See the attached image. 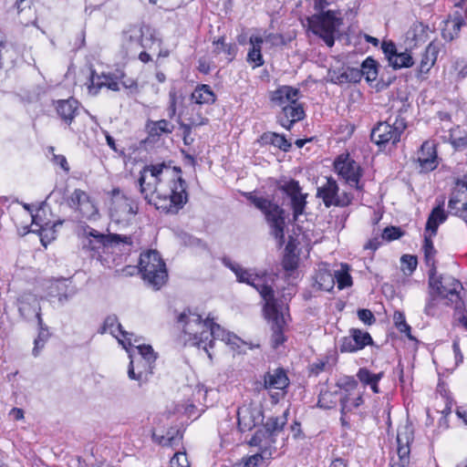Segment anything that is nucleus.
Here are the masks:
<instances>
[{"label":"nucleus","instance_id":"1","mask_svg":"<svg viewBox=\"0 0 467 467\" xmlns=\"http://www.w3.org/2000/svg\"><path fill=\"white\" fill-rule=\"evenodd\" d=\"M180 173V168H171L163 163L145 166L139 178L144 199L165 213H178L188 202L186 182Z\"/></svg>","mask_w":467,"mask_h":467},{"label":"nucleus","instance_id":"50","mask_svg":"<svg viewBox=\"0 0 467 467\" xmlns=\"http://www.w3.org/2000/svg\"><path fill=\"white\" fill-rule=\"evenodd\" d=\"M279 189L285 192L290 200L301 194V187L297 181L291 180L279 186Z\"/></svg>","mask_w":467,"mask_h":467},{"label":"nucleus","instance_id":"48","mask_svg":"<svg viewBox=\"0 0 467 467\" xmlns=\"http://www.w3.org/2000/svg\"><path fill=\"white\" fill-rule=\"evenodd\" d=\"M37 219L38 215H32V223L40 226L39 231L41 243L43 244V245L47 246L46 239L48 240L47 243L55 239V231L48 228V223H46L45 224H39Z\"/></svg>","mask_w":467,"mask_h":467},{"label":"nucleus","instance_id":"11","mask_svg":"<svg viewBox=\"0 0 467 467\" xmlns=\"http://www.w3.org/2000/svg\"><path fill=\"white\" fill-rule=\"evenodd\" d=\"M338 185L332 177H326V182L317 188V197L321 199L327 208L330 206L347 207L353 200L348 192L338 194Z\"/></svg>","mask_w":467,"mask_h":467},{"label":"nucleus","instance_id":"36","mask_svg":"<svg viewBox=\"0 0 467 467\" xmlns=\"http://www.w3.org/2000/svg\"><path fill=\"white\" fill-rule=\"evenodd\" d=\"M335 285V277L329 272L322 271L317 274L313 287L317 290L329 292Z\"/></svg>","mask_w":467,"mask_h":467},{"label":"nucleus","instance_id":"5","mask_svg":"<svg viewBox=\"0 0 467 467\" xmlns=\"http://www.w3.org/2000/svg\"><path fill=\"white\" fill-rule=\"evenodd\" d=\"M120 244L131 245V237L117 234H104L88 225L84 226L82 229V249L89 252L91 257L98 256L99 260L101 253H105L106 250Z\"/></svg>","mask_w":467,"mask_h":467},{"label":"nucleus","instance_id":"38","mask_svg":"<svg viewBox=\"0 0 467 467\" xmlns=\"http://www.w3.org/2000/svg\"><path fill=\"white\" fill-rule=\"evenodd\" d=\"M362 403V395L359 394L356 398H350L349 394H344L340 397V412L342 415H347V413L358 408Z\"/></svg>","mask_w":467,"mask_h":467},{"label":"nucleus","instance_id":"20","mask_svg":"<svg viewBox=\"0 0 467 467\" xmlns=\"http://www.w3.org/2000/svg\"><path fill=\"white\" fill-rule=\"evenodd\" d=\"M305 110L298 101L285 105L282 108L277 119L278 122L286 130H291L292 126L305 118Z\"/></svg>","mask_w":467,"mask_h":467},{"label":"nucleus","instance_id":"40","mask_svg":"<svg viewBox=\"0 0 467 467\" xmlns=\"http://www.w3.org/2000/svg\"><path fill=\"white\" fill-rule=\"evenodd\" d=\"M360 72H362V77H365L368 82H373L376 80L378 77V66L376 60L371 57H367L361 65Z\"/></svg>","mask_w":467,"mask_h":467},{"label":"nucleus","instance_id":"6","mask_svg":"<svg viewBox=\"0 0 467 467\" xmlns=\"http://www.w3.org/2000/svg\"><path fill=\"white\" fill-rule=\"evenodd\" d=\"M161 46L155 29L143 24L130 25L122 32L121 47L127 55L136 54L140 48H151L154 44Z\"/></svg>","mask_w":467,"mask_h":467},{"label":"nucleus","instance_id":"62","mask_svg":"<svg viewBox=\"0 0 467 467\" xmlns=\"http://www.w3.org/2000/svg\"><path fill=\"white\" fill-rule=\"evenodd\" d=\"M382 50L385 56L388 57L389 62H390V58L394 57L397 55V47L395 44L391 41H384L382 43Z\"/></svg>","mask_w":467,"mask_h":467},{"label":"nucleus","instance_id":"26","mask_svg":"<svg viewBox=\"0 0 467 467\" xmlns=\"http://www.w3.org/2000/svg\"><path fill=\"white\" fill-rule=\"evenodd\" d=\"M441 44L436 40L431 41L422 55L419 71L420 73H428L437 60L438 54L441 50Z\"/></svg>","mask_w":467,"mask_h":467},{"label":"nucleus","instance_id":"41","mask_svg":"<svg viewBox=\"0 0 467 467\" xmlns=\"http://www.w3.org/2000/svg\"><path fill=\"white\" fill-rule=\"evenodd\" d=\"M131 358V360L130 362L129 369H128V376L132 380H137L140 382V384L146 382L149 379V375H151L152 373H149V369L144 368L145 369H140L142 366L138 367V363H136V367L138 369V372H135V360L132 359L131 355L130 356Z\"/></svg>","mask_w":467,"mask_h":467},{"label":"nucleus","instance_id":"32","mask_svg":"<svg viewBox=\"0 0 467 467\" xmlns=\"http://www.w3.org/2000/svg\"><path fill=\"white\" fill-rule=\"evenodd\" d=\"M137 349L140 355V359L136 361L138 367L142 366L149 369V373H152L153 363L157 358L153 348L150 345H139L137 346Z\"/></svg>","mask_w":467,"mask_h":467},{"label":"nucleus","instance_id":"49","mask_svg":"<svg viewBox=\"0 0 467 467\" xmlns=\"http://www.w3.org/2000/svg\"><path fill=\"white\" fill-rule=\"evenodd\" d=\"M306 194L301 193L291 199L294 220H297L298 216L304 213L306 205Z\"/></svg>","mask_w":467,"mask_h":467},{"label":"nucleus","instance_id":"37","mask_svg":"<svg viewBox=\"0 0 467 467\" xmlns=\"http://www.w3.org/2000/svg\"><path fill=\"white\" fill-rule=\"evenodd\" d=\"M432 236L433 235H431V233L425 232L424 244H423L422 248L424 251V258H425V262H426L427 265L431 267L430 270H431L432 272H435L436 266H435L434 256L436 254V250L433 246V243L431 240Z\"/></svg>","mask_w":467,"mask_h":467},{"label":"nucleus","instance_id":"56","mask_svg":"<svg viewBox=\"0 0 467 467\" xmlns=\"http://www.w3.org/2000/svg\"><path fill=\"white\" fill-rule=\"evenodd\" d=\"M247 61L253 62L254 64V67H261L264 64L261 49L258 47H252L248 52Z\"/></svg>","mask_w":467,"mask_h":467},{"label":"nucleus","instance_id":"54","mask_svg":"<svg viewBox=\"0 0 467 467\" xmlns=\"http://www.w3.org/2000/svg\"><path fill=\"white\" fill-rule=\"evenodd\" d=\"M337 385L341 389H344L346 392H348L355 389L358 387V381L353 377L345 376L338 379Z\"/></svg>","mask_w":467,"mask_h":467},{"label":"nucleus","instance_id":"23","mask_svg":"<svg viewBox=\"0 0 467 467\" xmlns=\"http://www.w3.org/2000/svg\"><path fill=\"white\" fill-rule=\"evenodd\" d=\"M299 89L291 86H281L271 93L270 99L283 108L298 100Z\"/></svg>","mask_w":467,"mask_h":467},{"label":"nucleus","instance_id":"45","mask_svg":"<svg viewBox=\"0 0 467 467\" xmlns=\"http://www.w3.org/2000/svg\"><path fill=\"white\" fill-rule=\"evenodd\" d=\"M106 74H96L95 71L91 72L90 84L88 85V91L92 95H97L99 90L105 86L107 82Z\"/></svg>","mask_w":467,"mask_h":467},{"label":"nucleus","instance_id":"52","mask_svg":"<svg viewBox=\"0 0 467 467\" xmlns=\"http://www.w3.org/2000/svg\"><path fill=\"white\" fill-rule=\"evenodd\" d=\"M334 277L335 280H337L339 289H343L352 285L351 276L347 271H337L334 275Z\"/></svg>","mask_w":467,"mask_h":467},{"label":"nucleus","instance_id":"14","mask_svg":"<svg viewBox=\"0 0 467 467\" xmlns=\"http://www.w3.org/2000/svg\"><path fill=\"white\" fill-rule=\"evenodd\" d=\"M264 314L265 318L272 322V337L271 344L274 348H278L285 341L284 336V327L285 326V319L282 311L278 308L277 300H273L265 303Z\"/></svg>","mask_w":467,"mask_h":467},{"label":"nucleus","instance_id":"60","mask_svg":"<svg viewBox=\"0 0 467 467\" xmlns=\"http://www.w3.org/2000/svg\"><path fill=\"white\" fill-rule=\"evenodd\" d=\"M450 140L455 149H463L467 146V134L465 132L461 136H456L455 132H451Z\"/></svg>","mask_w":467,"mask_h":467},{"label":"nucleus","instance_id":"39","mask_svg":"<svg viewBox=\"0 0 467 467\" xmlns=\"http://www.w3.org/2000/svg\"><path fill=\"white\" fill-rule=\"evenodd\" d=\"M426 29L421 23L414 24L413 26L408 31L407 38L411 39L414 43H408V46L411 48L418 46L421 41L426 38Z\"/></svg>","mask_w":467,"mask_h":467},{"label":"nucleus","instance_id":"57","mask_svg":"<svg viewBox=\"0 0 467 467\" xmlns=\"http://www.w3.org/2000/svg\"><path fill=\"white\" fill-rule=\"evenodd\" d=\"M401 264L403 266V271H408L411 274L417 267V257L410 254H404L401 257Z\"/></svg>","mask_w":467,"mask_h":467},{"label":"nucleus","instance_id":"16","mask_svg":"<svg viewBox=\"0 0 467 467\" xmlns=\"http://www.w3.org/2000/svg\"><path fill=\"white\" fill-rule=\"evenodd\" d=\"M416 162L420 172H429L435 170L439 164L435 144L426 140L417 152Z\"/></svg>","mask_w":467,"mask_h":467},{"label":"nucleus","instance_id":"51","mask_svg":"<svg viewBox=\"0 0 467 467\" xmlns=\"http://www.w3.org/2000/svg\"><path fill=\"white\" fill-rule=\"evenodd\" d=\"M362 78V72L360 69L355 67H346L344 68V84L345 83H357L360 81Z\"/></svg>","mask_w":467,"mask_h":467},{"label":"nucleus","instance_id":"25","mask_svg":"<svg viewBox=\"0 0 467 467\" xmlns=\"http://www.w3.org/2000/svg\"><path fill=\"white\" fill-rule=\"evenodd\" d=\"M190 100L199 107L212 105L216 101V95L209 85L200 84L191 94Z\"/></svg>","mask_w":467,"mask_h":467},{"label":"nucleus","instance_id":"42","mask_svg":"<svg viewBox=\"0 0 467 467\" xmlns=\"http://www.w3.org/2000/svg\"><path fill=\"white\" fill-rule=\"evenodd\" d=\"M349 333V336L351 337L352 340L355 342L356 345H358V347L360 349L373 343L372 337H370L369 333L366 331L352 328L350 329Z\"/></svg>","mask_w":467,"mask_h":467},{"label":"nucleus","instance_id":"17","mask_svg":"<svg viewBox=\"0 0 467 467\" xmlns=\"http://www.w3.org/2000/svg\"><path fill=\"white\" fill-rule=\"evenodd\" d=\"M467 12L464 10L455 11L444 22L441 29V36L446 42H452L460 36L461 28L465 25V16Z\"/></svg>","mask_w":467,"mask_h":467},{"label":"nucleus","instance_id":"34","mask_svg":"<svg viewBox=\"0 0 467 467\" xmlns=\"http://www.w3.org/2000/svg\"><path fill=\"white\" fill-rule=\"evenodd\" d=\"M150 136L160 137L162 134H170L173 131V125L167 119H160L157 121L150 120L146 125Z\"/></svg>","mask_w":467,"mask_h":467},{"label":"nucleus","instance_id":"27","mask_svg":"<svg viewBox=\"0 0 467 467\" xmlns=\"http://www.w3.org/2000/svg\"><path fill=\"white\" fill-rule=\"evenodd\" d=\"M56 109L61 119L70 125L78 114V103L72 98L61 99L57 102Z\"/></svg>","mask_w":467,"mask_h":467},{"label":"nucleus","instance_id":"2","mask_svg":"<svg viewBox=\"0 0 467 467\" xmlns=\"http://www.w3.org/2000/svg\"><path fill=\"white\" fill-rule=\"evenodd\" d=\"M178 322L183 324V332L189 336L186 341H189L192 346L201 347L204 339L198 337V331L193 329V327H206L208 330L202 331V335L205 334V340H209V348L213 347L214 340L220 339L227 345H236L239 338L225 331L220 325L213 322V319L207 317L205 320L198 314L192 313L191 311H183L178 317Z\"/></svg>","mask_w":467,"mask_h":467},{"label":"nucleus","instance_id":"33","mask_svg":"<svg viewBox=\"0 0 467 467\" xmlns=\"http://www.w3.org/2000/svg\"><path fill=\"white\" fill-rule=\"evenodd\" d=\"M18 311L20 315L27 320H30L32 317H36L37 322H39V317H41L40 306L36 298H33L32 302L26 300L20 301Z\"/></svg>","mask_w":467,"mask_h":467},{"label":"nucleus","instance_id":"15","mask_svg":"<svg viewBox=\"0 0 467 467\" xmlns=\"http://www.w3.org/2000/svg\"><path fill=\"white\" fill-rule=\"evenodd\" d=\"M449 212L460 216L467 223V174L458 180L448 204Z\"/></svg>","mask_w":467,"mask_h":467},{"label":"nucleus","instance_id":"43","mask_svg":"<svg viewBox=\"0 0 467 467\" xmlns=\"http://www.w3.org/2000/svg\"><path fill=\"white\" fill-rule=\"evenodd\" d=\"M393 321L395 327L398 328V330L400 333H403L407 336V337L410 340H416L415 337L411 335V327L406 322L405 316L400 311H395L393 315Z\"/></svg>","mask_w":467,"mask_h":467},{"label":"nucleus","instance_id":"7","mask_svg":"<svg viewBox=\"0 0 467 467\" xmlns=\"http://www.w3.org/2000/svg\"><path fill=\"white\" fill-rule=\"evenodd\" d=\"M138 269L143 280L155 289H160L167 281L165 263L156 250L140 254Z\"/></svg>","mask_w":467,"mask_h":467},{"label":"nucleus","instance_id":"35","mask_svg":"<svg viewBox=\"0 0 467 467\" xmlns=\"http://www.w3.org/2000/svg\"><path fill=\"white\" fill-rule=\"evenodd\" d=\"M38 323V335L34 341V348L32 350V354L34 357H37L40 351L44 348L45 344L50 337V333L48 331L47 327L44 324L42 317H39Z\"/></svg>","mask_w":467,"mask_h":467},{"label":"nucleus","instance_id":"10","mask_svg":"<svg viewBox=\"0 0 467 467\" xmlns=\"http://www.w3.org/2000/svg\"><path fill=\"white\" fill-rule=\"evenodd\" d=\"M406 128L407 124L403 118L396 117L393 122H391V118H389L385 122H379L372 130L370 138L379 146L388 143L395 145L400 141V136Z\"/></svg>","mask_w":467,"mask_h":467},{"label":"nucleus","instance_id":"24","mask_svg":"<svg viewBox=\"0 0 467 467\" xmlns=\"http://www.w3.org/2000/svg\"><path fill=\"white\" fill-rule=\"evenodd\" d=\"M289 385V379L283 368L268 371L264 377V386L266 389L284 390Z\"/></svg>","mask_w":467,"mask_h":467},{"label":"nucleus","instance_id":"61","mask_svg":"<svg viewBox=\"0 0 467 467\" xmlns=\"http://www.w3.org/2000/svg\"><path fill=\"white\" fill-rule=\"evenodd\" d=\"M327 79L334 84H344V67L341 69H329Z\"/></svg>","mask_w":467,"mask_h":467},{"label":"nucleus","instance_id":"18","mask_svg":"<svg viewBox=\"0 0 467 467\" xmlns=\"http://www.w3.org/2000/svg\"><path fill=\"white\" fill-rule=\"evenodd\" d=\"M99 332L101 334L109 332L116 337L124 348H127L125 342H127L129 346H131V337H133V334L122 329L118 317L115 315L108 316L105 318L103 326L100 327Z\"/></svg>","mask_w":467,"mask_h":467},{"label":"nucleus","instance_id":"28","mask_svg":"<svg viewBox=\"0 0 467 467\" xmlns=\"http://www.w3.org/2000/svg\"><path fill=\"white\" fill-rule=\"evenodd\" d=\"M443 206L444 202L442 201L439 205L434 207L429 214L425 226V232L431 233V235L437 234L439 225L443 223L448 217V214L444 211Z\"/></svg>","mask_w":467,"mask_h":467},{"label":"nucleus","instance_id":"63","mask_svg":"<svg viewBox=\"0 0 467 467\" xmlns=\"http://www.w3.org/2000/svg\"><path fill=\"white\" fill-rule=\"evenodd\" d=\"M358 317L366 325H371L376 321L374 315L368 309H359Z\"/></svg>","mask_w":467,"mask_h":467},{"label":"nucleus","instance_id":"19","mask_svg":"<svg viewBox=\"0 0 467 467\" xmlns=\"http://www.w3.org/2000/svg\"><path fill=\"white\" fill-rule=\"evenodd\" d=\"M68 205L71 208L78 210L85 218H90L98 212L96 206L90 201L88 194L79 189H76L71 193Z\"/></svg>","mask_w":467,"mask_h":467},{"label":"nucleus","instance_id":"8","mask_svg":"<svg viewBox=\"0 0 467 467\" xmlns=\"http://www.w3.org/2000/svg\"><path fill=\"white\" fill-rule=\"evenodd\" d=\"M429 285L430 288L441 299H447V304L451 303L455 305L458 308V304L461 301L460 293L462 290V285L460 281L452 276H436V271H429Z\"/></svg>","mask_w":467,"mask_h":467},{"label":"nucleus","instance_id":"59","mask_svg":"<svg viewBox=\"0 0 467 467\" xmlns=\"http://www.w3.org/2000/svg\"><path fill=\"white\" fill-rule=\"evenodd\" d=\"M177 99H178V96H177L176 90L175 89H171L170 92H169V106H168V109H167L168 117L170 119H172L176 115V112H177V108H176Z\"/></svg>","mask_w":467,"mask_h":467},{"label":"nucleus","instance_id":"9","mask_svg":"<svg viewBox=\"0 0 467 467\" xmlns=\"http://www.w3.org/2000/svg\"><path fill=\"white\" fill-rule=\"evenodd\" d=\"M222 263L224 266L234 273L238 282L246 283L247 285L254 287L264 299L265 303L275 298L274 290L271 286L265 284L264 279L261 276L243 268L239 264L232 261L229 257H223Z\"/></svg>","mask_w":467,"mask_h":467},{"label":"nucleus","instance_id":"29","mask_svg":"<svg viewBox=\"0 0 467 467\" xmlns=\"http://www.w3.org/2000/svg\"><path fill=\"white\" fill-rule=\"evenodd\" d=\"M52 289H55V296L57 297L61 305L67 303L78 293L76 285L70 280L65 278L56 280Z\"/></svg>","mask_w":467,"mask_h":467},{"label":"nucleus","instance_id":"21","mask_svg":"<svg viewBox=\"0 0 467 467\" xmlns=\"http://www.w3.org/2000/svg\"><path fill=\"white\" fill-rule=\"evenodd\" d=\"M180 117H183L188 121V123H181L184 132H190L192 127L206 125L209 122V119L201 111V107L192 102L182 110Z\"/></svg>","mask_w":467,"mask_h":467},{"label":"nucleus","instance_id":"13","mask_svg":"<svg viewBox=\"0 0 467 467\" xmlns=\"http://www.w3.org/2000/svg\"><path fill=\"white\" fill-rule=\"evenodd\" d=\"M139 210L135 199L123 193L119 188L111 191L110 216L117 221H127Z\"/></svg>","mask_w":467,"mask_h":467},{"label":"nucleus","instance_id":"55","mask_svg":"<svg viewBox=\"0 0 467 467\" xmlns=\"http://www.w3.org/2000/svg\"><path fill=\"white\" fill-rule=\"evenodd\" d=\"M402 235L400 228L395 226L386 227L381 234V239L386 241H393L399 239Z\"/></svg>","mask_w":467,"mask_h":467},{"label":"nucleus","instance_id":"53","mask_svg":"<svg viewBox=\"0 0 467 467\" xmlns=\"http://www.w3.org/2000/svg\"><path fill=\"white\" fill-rule=\"evenodd\" d=\"M339 350L340 352H356L358 350H360V348L358 347V345L355 344V342L352 340L350 336L344 337L339 343Z\"/></svg>","mask_w":467,"mask_h":467},{"label":"nucleus","instance_id":"30","mask_svg":"<svg viewBox=\"0 0 467 467\" xmlns=\"http://www.w3.org/2000/svg\"><path fill=\"white\" fill-rule=\"evenodd\" d=\"M260 142L263 145H274L284 151H288L292 146L284 135L275 132H265L260 138Z\"/></svg>","mask_w":467,"mask_h":467},{"label":"nucleus","instance_id":"22","mask_svg":"<svg viewBox=\"0 0 467 467\" xmlns=\"http://www.w3.org/2000/svg\"><path fill=\"white\" fill-rule=\"evenodd\" d=\"M412 441V431L410 428L404 427L402 430L398 431L397 443H398V462L399 463L410 464V443Z\"/></svg>","mask_w":467,"mask_h":467},{"label":"nucleus","instance_id":"31","mask_svg":"<svg viewBox=\"0 0 467 467\" xmlns=\"http://www.w3.org/2000/svg\"><path fill=\"white\" fill-rule=\"evenodd\" d=\"M383 376L382 372L372 373L367 368H360L357 373L358 380L364 385H368L374 393H379V381Z\"/></svg>","mask_w":467,"mask_h":467},{"label":"nucleus","instance_id":"12","mask_svg":"<svg viewBox=\"0 0 467 467\" xmlns=\"http://www.w3.org/2000/svg\"><path fill=\"white\" fill-rule=\"evenodd\" d=\"M334 170L349 186L354 187L358 191L363 190V184L359 182L362 176V169L348 154H341L336 158Z\"/></svg>","mask_w":467,"mask_h":467},{"label":"nucleus","instance_id":"4","mask_svg":"<svg viewBox=\"0 0 467 467\" xmlns=\"http://www.w3.org/2000/svg\"><path fill=\"white\" fill-rule=\"evenodd\" d=\"M329 4V0H315L314 8L318 14L309 17L308 24L315 35L319 36L328 47H333L335 34L341 22L335 11H325Z\"/></svg>","mask_w":467,"mask_h":467},{"label":"nucleus","instance_id":"46","mask_svg":"<svg viewBox=\"0 0 467 467\" xmlns=\"http://www.w3.org/2000/svg\"><path fill=\"white\" fill-rule=\"evenodd\" d=\"M213 45H215L214 51L218 54H220V53L227 54L230 57V58H229L230 61L234 58V57L236 54V50H237L236 46L234 44H226L224 42V37H220L217 41L213 42Z\"/></svg>","mask_w":467,"mask_h":467},{"label":"nucleus","instance_id":"3","mask_svg":"<svg viewBox=\"0 0 467 467\" xmlns=\"http://www.w3.org/2000/svg\"><path fill=\"white\" fill-rule=\"evenodd\" d=\"M244 195L264 213L265 221L269 224L271 235L281 247L285 244V210L273 200L257 196L254 192H244Z\"/></svg>","mask_w":467,"mask_h":467},{"label":"nucleus","instance_id":"44","mask_svg":"<svg viewBox=\"0 0 467 467\" xmlns=\"http://www.w3.org/2000/svg\"><path fill=\"white\" fill-rule=\"evenodd\" d=\"M389 64L394 68L410 67L413 65V58L407 50L400 53L397 52V55L390 58Z\"/></svg>","mask_w":467,"mask_h":467},{"label":"nucleus","instance_id":"58","mask_svg":"<svg viewBox=\"0 0 467 467\" xmlns=\"http://www.w3.org/2000/svg\"><path fill=\"white\" fill-rule=\"evenodd\" d=\"M171 467H190L185 452H176L171 459Z\"/></svg>","mask_w":467,"mask_h":467},{"label":"nucleus","instance_id":"64","mask_svg":"<svg viewBox=\"0 0 467 467\" xmlns=\"http://www.w3.org/2000/svg\"><path fill=\"white\" fill-rule=\"evenodd\" d=\"M381 236H375L364 245V248L374 252L381 245Z\"/></svg>","mask_w":467,"mask_h":467},{"label":"nucleus","instance_id":"47","mask_svg":"<svg viewBox=\"0 0 467 467\" xmlns=\"http://www.w3.org/2000/svg\"><path fill=\"white\" fill-rule=\"evenodd\" d=\"M286 411L284 412L282 417L268 418L265 423L266 431L270 433L280 431L286 423Z\"/></svg>","mask_w":467,"mask_h":467}]
</instances>
